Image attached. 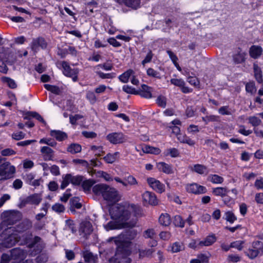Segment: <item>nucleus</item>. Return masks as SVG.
Returning <instances> with one entry per match:
<instances>
[{"label":"nucleus","instance_id":"nucleus-1","mask_svg":"<svg viewBox=\"0 0 263 263\" xmlns=\"http://www.w3.org/2000/svg\"><path fill=\"white\" fill-rule=\"evenodd\" d=\"M32 227L31 222L27 220L22 222L16 227H10L5 230L0 234V251L4 248H9L18 243L19 245H27L30 250V255L35 256L40 253L42 249L40 243V238L35 237L32 238V234L29 230Z\"/></svg>","mask_w":263,"mask_h":263},{"label":"nucleus","instance_id":"nucleus-2","mask_svg":"<svg viewBox=\"0 0 263 263\" xmlns=\"http://www.w3.org/2000/svg\"><path fill=\"white\" fill-rule=\"evenodd\" d=\"M109 212L113 220L103 225L107 231L133 228L136 226V220L135 219L129 220L130 218L141 214L140 206L128 202L114 204L110 207Z\"/></svg>","mask_w":263,"mask_h":263},{"label":"nucleus","instance_id":"nucleus-3","mask_svg":"<svg viewBox=\"0 0 263 263\" xmlns=\"http://www.w3.org/2000/svg\"><path fill=\"white\" fill-rule=\"evenodd\" d=\"M107 241L114 242L117 246V252L114 257L109 260V263H130V259L128 257L129 252L127 248L124 247L127 246L129 241L125 240V235L121 234L118 236L110 237Z\"/></svg>","mask_w":263,"mask_h":263},{"label":"nucleus","instance_id":"nucleus-4","mask_svg":"<svg viewBox=\"0 0 263 263\" xmlns=\"http://www.w3.org/2000/svg\"><path fill=\"white\" fill-rule=\"evenodd\" d=\"M92 191L96 195H102L104 200L110 203L119 201L121 197L117 189L105 184L95 185L92 187Z\"/></svg>","mask_w":263,"mask_h":263},{"label":"nucleus","instance_id":"nucleus-5","mask_svg":"<svg viewBox=\"0 0 263 263\" xmlns=\"http://www.w3.org/2000/svg\"><path fill=\"white\" fill-rule=\"evenodd\" d=\"M27 252L21 248H14L11 251V258L6 254H3L1 258V263H21L26 257Z\"/></svg>","mask_w":263,"mask_h":263},{"label":"nucleus","instance_id":"nucleus-6","mask_svg":"<svg viewBox=\"0 0 263 263\" xmlns=\"http://www.w3.org/2000/svg\"><path fill=\"white\" fill-rule=\"evenodd\" d=\"M2 216L3 221L0 224V228L3 229L18 220L21 218V214L18 211L10 210L4 212Z\"/></svg>","mask_w":263,"mask_h":263},{"label":"nucleus","instance_id":"nucleus-7","mask_svg":"<svg viewBox=\"0 0 263 263\" xmlns=\"http://www.w3.org/2000/svg\"><path fill=\"white\" fill-rule=\"evenodd\" d=\"M15 172V167L9 162H5L0 165V181L12 178Z\"/></svg>","mask_w":263,"mask_h":263},{"label":"nucleus","instance_id":"nucleus-8","mask_svg":"<svg viewBox=\"0 0 263 263\" xmlns=\"http://www.w3.org/2000/svg\"><path fill=\"white\" fill-rule=\"evenodd\" d=\"M142 201L144 205L155 206L158 204L159 200L153 192L145 191L142 195Z\"/></svg>","mask_w":263,"mask_h":263},{"label":"nucleus","instance_id":"nucleus-9","mask_svg":"<svg viewBox=\"0 0 263 263\" xmlns=\"http://www.w3.org/2000/svg\"><path fill=\"white\" fill-rule=\"evenodd\" d=\"M147 183L148 185L155 191L159 193H162L165 190V185L159 180L153 177L147 178Z\"/></svg>","mask_w":263,"mask_h":263},{"label":"nucleus","instance_id":"nucleus-10","mask_svg":"<svg viewBox=\"0 0 263 263\" xmlns=\"http://www.w3.org/2000/svg\"><path fill=\"white\" fill-rule=\"evenodd\" d=\"M61 65L63 69V73L67 77L72 78L73 81L76 82L78 80V69L76 68L71 69L66 62H62Z\"/></svg>","mask_w":263,"mask_h":263},{"label":"nucleus","instance_id":"nucleus-11","mask_svg":"<svg viewBox=\"0 0 263 263\" xmlns=\"http://www.w3.org/2000/svg\"><path fill=\"white\" fill-rule=\"evenodd\" d=\"M106 139L111 143L117 144L126 141V137L122 133H112L106 136Z\"/></svg>","mask_w":263,"mask_h":263},{"label":"nucleus","instance_id":"nucleus-12","mask_svg":"<svg viewBox=\"0 0 263 263\" xmlns=\"http://www.w3.org/2000/svg\"><path fill=\"white\" fill-rule=\"evenodd\" d=\"M261 242L256 241L253 242L252 247L249 248L246 252L247 255L250 259H254L259 254H260L259 248H260Z\"/></svg>","mask_w":263,"mask_h":263},{"label":"nucleus","instance_id":"nucleus-13","mask_svg":"<svg viewBox=\"0 0 263 263\" xmlns=\"http://www.w3.org/2000/svg\"><path fill=\"white\" fill-rule=\"evenodd\" d=\"M186 189L188 192L195 194L204 193L206 191L204 186L197 183H192L186 185Z\"/></svg>","mask_w":263,"mask_h":263},{"label":"nucleus","instance_id":"nucleus-14","mask_svg":"<svg viewBox=\"0 0 263 263\" xmlns=\"http://www.w3.org/2000/svg\"><path fill=\"white\" fill-rule=\"evenodd\" d=\"M171 84L180 88L182 92L187 93L192 91V89L185 86V82L181 79H172Z\"/></svg>","mask_w":263,"mask_h":263},{"label":"nucleus","instance_id":"nucleus-15","mask_svg":"<svg viewBox=\"0 0 263 263\" xmlns=\"http://www.w3.org/2000/svg\"><path fill=\"white\" fill-rule=\"evenodd\" d=\"M120 4L124 5L125 6L133 9H137L140 7L141 0H115Z\"/></svg>","mask_w":263,"mask_h":263},{"label":"nucleus","instance_id":"nucleus-16","mask_svg":"<svg viewBox=\"0 0 263 263\" xmlns=\"http://www.w3.org/2000/svg\"><path fill=\"white\" fill-rule=\"evenodd\" d=\"M41 155L45 161L52 160L54 157V151L50 147L44 146L41 147Z\"/></svg>","mask_w":263,"mask_h":263},{"label":"nucleus","instance_id":"nucleus-17","mask_svg":"<svg viewBox=\"0 0 263 263\" xmlns=\"http://www.w3.org/2000/svg\"><path fill=\"white\" fill-rule=\"evenodd\" d=\"M156 167L160 172L166 174L173 173V168L171 164L164 162H159L156 163Z\"/></svg>","mask_w":263,"mask_h":263},{"label":"nucleus","instance_id":"nucleus-18","mask_svg":"<svg viewBox=\"0 0 263 263\" xmlns=\"http://www.w3.org/2000/svg\"><path fill=\"white\" fill-rule=\"evenodd\" d=\"M31 46L32 49L36 52L39 50V47L43 49L45 48L46 47V43L43 38H37L32 41Z\"/></svg>","mask_w":263,"mask_h":263},{"label":"nucleus","instance_id":"nucleus-19","mask_svg":"<svg viewBox=\"0 0 263 263\" xmlns=\"http://www.w3.org/2000/svg\"><path fill=\"white\" fill-rule=\"evenodd\" d=\"M152 88L146 85L143 84L141 86L140 89L138 91V93L141 97L150 99L152 97Z\"/></svg>","mask_w":263,"mask_h":263},{"label":"nucleus","instance_id":"nucleus-20","mask_svg":"<svg viewBox=\"0 0 263 263\" xmlns=\"http://www.w3.org/2000/svg\"><path fill=\"white\" fill-rule=\"evenodd\" d=\"M192 171L200 175H206L209 173L207 167L203 165L197 164L190 166Z\"/></svg>","mask_w":263,"mask_h":263},{"label":"nucleus","instance_id":"nucleus-21","mask_svg":"<svg viewBox=\"0 0 263 263\" xmlns=\"http://www.w3.org/2000/svg\"><path fill=\"white\" fill-rule=\"evenodd\" d=\"M80 231L84 235H89L92 231V227L91 223L89 221H83L81 223Z\"/></svg>","mask_w":263,"mask_h":263},{"label":"nucleus","instance_id":"nucleus-22","mask_svg":"<svg viewBox=\"0 0 263 263\" xmlns=\"http://www.w3.org/2000/svg\"><path fill=\"white\" fill-rule=\"evenodd\" d=\"M262 52V49L259 46H252L249 50V53L250 56L254 59L258 58L261 55Z\"/></svg>","mask_w":263,"mask_h":263},{"label":"nucleus","instance_id":"nucleus-23","mask_svg":"<svg viewBox=\"0 0 263 263\" xmlns=\"http://www.w3.org/2000/svg\"><path fill=\"white\" fill-rule=\"evenodd\" d=\"M229 190L226 187H217L212 189V193L216 196H220L222 198L226 196Z\"/></svg>","mask_w":263,"mask_h":263},{"label":"nucleus","instance_id":"nucleus-24","mask_svg":"<svg viewBox=\"0 0 263 263\" xmlns=\"http://www.w3.org/2000/svg\"><path fill=\"white\" fill-rule=\"evenodd\" d=\"M216 240L215 235L212 234L207 236L203 240L199 241V245L201 247L210 246L213 244Z\"/></svg>","mask_w":263,"mask_h":263},{"label":"nucleus","instance_id":"nucleus-25","mask_svg":"<svg viewBox=\"0 0 263 263\" xmlns=\"http://www.w3.org/2000/svg\"><path fill=\"white\" fill-rule=\"evenodd\" d=\"M50 135L59 141H62L67 138V134L60 130H52L50 131Z\"/></svg>","mask_w":263,"mask_h":263},{"label":"nucleus","instance_id":"nucleus-26","mask_svg":"<svg viewBox=\"0 0 263 263\" xmlns=\"http://www.w3.org/2000/svg\"><path fill=\"white\" fill-rule=\"evenodd\" d=\"M42 200V197L39 194H33L28 196L26 199V203L38 205Z\"/></svg>","mask_w":263,"mask_h":263},{"label":"nucleus","instance_id":"nucleus-27","mask_svg":"<svg viewBox=\"0 0 263 263\" xmlns=\"http://www.w3.org/2000/svg\"><path fill=\"white\" fill-rule=\"evenodd\" d=\"M159 222L163 226H168L171 222L170 216L167 213L161 214L159 218Z\"/></svg>","mask_w":263,"mask_h":263},{"label":"nucleus","instance_id":"nucleus-28","mask_svg":"<svg viewBox=\"0 0 263 263\" xmlns=\"http://www.w3.org/2000/svg\"><path fill=\"white\" fill-rule=\"evenodd\" d=\"M142 150L144 153L158 155L160 153L161 151L159 148L151 146L149 145H143Z\"/></svg>","mask_w":263,"mask_h":263},{"label":"nucleus","instance_id":"nucleus-29","mask_svg":"<svg viewBox=\"0 0 263 263\" xmlns=\"http://www.w3.org/2000/svg\"><path fill=\"white\" fill-rule=\"evenodd\" d=\"M135 74V71L132 69H128L119 77V80L123 83H126L128 82L129 79Z\"/></svg>","mask_w":263,"mask_h":263},{"label":"nucleus","instance_id":"nucleus-30","mask_svg":"<svg viewBox=\"0 0 263 263\" xmlns=\"http://www.w3.org/2000/svg\"><path fill=\"white\" fill-rule=\"evenodd\" d=\"M177 138L180 142L186 143L190 146L195 144V142L184 134H180L177 135Z\"/></svg>","mask_w":263,"mask_h":263},{"label":"nucleus","instance_id":"nucleus-31","mask_svg":"<svg viewBox=\"0 0 263 263\" xmlns=\"http://www.w3.org/2000/svg\"><path fill=\"white\" fill-rule=\"evenodd\" d=\"M119 153L115 152L112 154H108L103 158V159L107 163H112L114 162H115L117 160V159L119 158Z\"/></svg>","mask_w":263,"mask_h":263},{"label":"nucleus","instance_id":"nucleus-32","mask_svg":"<svg viewBox=\"0 0 263 263\" xmlns=\"http://www.w3.org/2000/svg\"><path fill=\"white\" fill-rule=\"evenodd\" d=\"M44 87L47 90L55 95H60L63 91L62 88L50 84H45Z\"/></svg>","mask_w":263,"mask_h":263},{"label":"nucleus","instance_id":"nucleus-33","mask_svg":"<svg viewBox=\"0 0 263 263\" xmlns=\"http://www.w3.org/2000/svg\"><path fill=\"white\" fill-rule=\"evenodd\" d=\"M80 198L78 197H74L70 200V211L71 212H75L74 208L79 209L82 207V204L80 202Z\"/></svg>","mask_w":263,"mask_h":263},{"label":"nucleus","instance_id":"nucleus-34","mask_svg":"<svg viewBox=\"0 0 263 263\" xmlns=\"http://www.w3.org/2000/svg\"><path fill=\"white\" fill-rule=\"evenodd\" d=\"M184 247L182 242H175L170 246V251L172 253H177L184 250Z\"/></svg>","mask_w":263,"mask_h":263},{"label":"nucleus","instance_id":"nucleus-35","mask_svg":"<svg viewBox=\"0 0 263 263\" xmlns=\"http://www.w3.org/2000/svg\"><path fill=\"white\" fill-rule=\"evenodd\" d=\"M81 149V146L80 144L77 143H72L70 144L67 148V152L72 154L80 152Z\"/></svg>","mask_w":263,"mask_h":263},{"label":"nucleus","instance_id":"nucleus-36","mask_svg":"<svg viewBox=\"0 0 263 263\" xmlns=\"http://www.w3.org/2000/svg\"><path fill=\"white\" fill-rule=\"evenodd\" d=\"M208 180L214 184H221L223 181V177L216 174H211L208 176Z\"/></svg>","mask_w":263,"mask_h":263},{"label":"nucleus","instance_id":"nucleus-37","mask_svg":"<svg viewBox=\"0 0 263 263\" xmlns=\"http://www.w3.org/2000/svg\"><path fill=\"white\" fill-rule=\"evenodd\" d=\"M85 261L88 263H95L97 261V257L92 253L89 252H86L84 254Z\"/></svg>","mask_w":263,"mask_h":263},{"label":"nucleus","instance_id":"nucleus-38","mask_svg":"<svg viewBox=\"0 0 263 263\" xmlns=\"http://www.w3.org/2000/svg\"><path fill=\"white\" fill-rule=\"evenodd\" d=\"M253 68L254 75L256 80L259 83H261L262 81V76L260 68L255 64H254Z\"/></svg>","mask_w":263,"mask_h":263},{"label":"nucleus","instance_id":"nucleus-39","mask_svg":"<svg viewBox=\"0 0 263 263\" xmlns=\"http://www.w3.org/2000/svg\"><path fill=\"white\" fill-rule=\"evenodd\" d=\"M245 242L243 240H238L232 242L231 243V247L235 248L238 251H241L244 248Z\"/></svg>","mask_w":263,"mask_h":263},{"label":"nucleus","instance_id":"nucleus-40","mask_svg":"<svg viewBox=\"0 0 263 263\" xmlns=\"http://www.w3.org/2000/svg\"><path fill=\"white\" fill-rule=\"evenodd\" d=\"M82 187L85 192H89L91 187V186L95 183V181L89 179L86 180L84 181H82Z\"/></svg>","mask_w":263,"mask_h":263},{"label":"nucleus","instance_id":"nucleus-41","mask_svg":"<svg viewBox=\"0 0 263 263\" xmlns=\"http://www.w3.org/2000/svg\"><path fill=\"white\" fill-rule=\"evenodd\" d=\"M65 230L66 231H69L71 233H74L76 232V228L74 227V224L73 221L71 220H67L66 221Z\"/></svg>","mask_w":263,"mask_h":263},{"label":"nucleus","instance_id":"nucleus-42","mask_svg":"<svg viewBox=\"0 0 263 263\" xmlns=\"http://www.w3.org/2000/svg\"><path fill=\"white\" fill-rule=\"evenodd\" d=\"M174 224L178 227L183 228L184 226V221L179 215H176L174 218Z\"/></svg>","mask_w":263,"mask_h":263},{"label":"nucleus","instance_id":"nucleus-43","mask_svg":"<svg viewBox=\"0 0 263 263\" xmlns=\"http://www.w3.org/2000/svg\"><path fill=\"white\" fill-rule=\"evenodd\" d=\"M2 81L3 83L6 84L9 87L11 88H14L16 87V84L15 81L10 78L8 77H3L2 78Z\"/></svg>","mask_w":263,"mask_h":263},{"label":"nucleus","instance_id":"nucleus-44","mask_svg":"<svg viewBox=\"0 0 263 263\" xmlns=\"http://www.w3.org/2000/svg\"><path fill=\"white\" fill-rule=\"evenodd\" d=\"M218 112L222 115H231L233 111L228 106H224L221 107L218 109Z\"/></svg>","mask_w":263,"mask_h":263},{"label":"nucleus","instance_id":"nucleus-45","mask_svg":"<svg viewBox=\"0 0 263 263\" xmlns=\"http://www.w3.org/2000/svg\"><path fill=\"white\" fill-rule=\"evenodd\" d=\"M225 217L226 220L231 223H233L237 219L236 217L231 211H228L226 212Z\"/></svg>","mask_w":263,"mask_h":263},{"label":"nucleus","instance_id":"nucleus-46","mask_svg":"<svg viewBox=\"0 0 263 263\" xmlns=\"http://www.w3.org/2000/svg\"><path fill=\"white\" fill-rule=\"evenodd\" d=\"M97 176L99 177L103 178L106 181H111L113 180L112 177L109 174L103 171L98 172Z\"/></svg>","mask_w":263,"mask_h":263},{"label":"nucleus","instance_id":"nucleus-47","mask_svg":"<svg viewBox=\"0 0 263 263\" xmlns=\"http://www.w3.org/2000/svg\"><path fill=\"white\" fill-rule=\"evenodd\" d=\"M165 156L170 155L173 158H175L178 156L179 152L178 150L175 148H172L167 149L165 152Z\"/></svg>","mask_w":263,"mask_h":263},{"label":"nucleus","instance_id":"nucleus-48","mask_svg":"<svg viewBox=\"0 0 263 263\" xmlns=\"http://www.w3.org/2000/svg\"><path fill=\"white\" fill-rule=\"evenodd\" d=\"M71 183L74 185H79L83 181V177L81 176H72L70 174Z\"/></svg>","mask_w":263,"mask_h":263},{"label":"nucleus","instance_id":"nucleus-49","mask_svg":"<svg viewBox=\"0 0 263 263\" xmlns=\"http://www.w3.org/2000/svg\"><path fill=\"white\" fill-rule=\"evenodd\" d=\"M70 174H67L63 177L61 187L62 189H65L70 183H71Z\"/></svg>","mask_w":263,"mask_h":263},{"label":"nucleus","instance_id":"nucleus-50","mask_svg":"<svg viewBox=\"0 0 263 263\" xmlns=\"http://www.w3.org/2000/svg\"><path fill=\"white\" fill-rule=\"evenodd\" d=\"M102 68L106 71L111 70L112 68V66L110 63H104L103 64H99L95 67V70H100Z\"/></svg>","mask_w":263,"mask_h":263},{"label":"nucleus","instance_id":"nucleus-51","mask_svg":"<svg viewBox=\"0 0 263 263\" xmlns=\"http://www.w3.org/2000/svg\"><path fill=\"white\" fill-rule=\"evenodd\" d=\"M123 90L128 93L137 95L138 93V90H136L134 88L129 85H124Z\"/></svg>","mask_w":263,"mask_h":263},{"label":"nucleus","instance_id":"nucleus-52","mask_svg":"<svg viewBox=\"0 0 263 263\" xmlns=\"http://www.w3.org/2000/svg\"><path fill=\"white\" fill-rule=\"evenodd\" d=\"M153 253L152 249H146L139 251V257L143 258L144 257L150 256Z\"/></svg>","mask_w":263,"mask_h":263},{"label":"nucleus","instance_id":"nucleus-53","mask_svg":"<svg viewBox=\"0 0 263 263\" xmlns=\"http://www.w3.org/2000/svg\"><path fill=\"white\" fill-rule=\"evenodd\" d=\"M86 98L89 101L91 104H94L97 101V98L93 92L88 91L86 93Z\"/></svg>","mask_w":263,"mask_h":263},{"label":"nucleus","instance_id":"nucleus-54","mask_svg":"<svg viewBox=\"0 0 263 263\" xmlns=\"http://www.w3.org/2000/svg\"><path fill=\"white\" fill-rule=\"evenodd\" d=\"M26 134L22 132H16L12 134V138L15 140H20L25 137Z\"/></svg>","mask_w":263,"mask_h":263},{"label":"nucleus","instance_id":"nucleus-55","mask_svg":"<svg viewBox=\"0 0 263 263\" xmlns=\"http://www.w3.org/2000/svg\"><path fill=\"white\" fill-rule=\"evenodd\" d=\"M125 182L127 183V185H135L138 184V181L133 176L129 175L125 178Z\"/></svg>","mask_w":263,"mask_h":263},{"label":"nucleus","instance_id":"nucleus-56","mask_svg":"<svg viewBox=\"0 0 263 263\" xmlns=\"http://www.w3.org/2000/svg\"><path fill=\"white\" fill-rule=\"evenodd\" d=\"M147 74L149 77L160 79V75L159 72L155 70L154 69L149 68L147 70Z\"/></svg>","mask_w":263,"mask_h":263},{"label":"nucleus","instance_id":"nucleus-57","mask_svg":"<svg viewBox=\"0 0 263 263\" xmlns=\"http://www.w3.org/2000/svg\"><path fill=\"white\" fill-rule=\"evenodd\" d=\"M52 210L57 213H60L64 212L65 207L60 203H55L52 207Z\"/></svg>","mask_w":263,"mask_h":263},{"label":"nucleus","instance_id":"nucleus-58","mask_svg":"<svg viewBox=\"0 0 263 263\" xmlns=\"http://www.w3.org/2000/svg\"><path fill=\"white\" fill-rule=\"evenodd\" d=\"M90 148L96 155H101L103 153V147L101 146L93 145L91 146Z\"/></svg>","mask_w":263,"mask_h":263},{"label":"nucleus","instance_id":"nucleus-59","mask_svg":"<svg viewBox=\"0 0 263 263\" xmlns=\"http://www.w3.org/2000/svg\"><path fill=\"white\" fill-rule=\"evenodd\" d=\"M156 235L155 230L152 229H149L146 230L144 233V236L145 238H149L153 239Z\"/></svg>","mask_w":263,"mask_h":263},{"label":"nucleus","instance_id":"nucleus-60","mask_svg":"<svg viewBox=\"0 0 263 263\" xmlns=\"http://www.w3.org/2000/svg\"><path fill=\"white\" fill-rule=\"evenodd\" d=\"M40 144H45L50 146H54L56 144V142H52L49 138H42L39 141Z\"/></svg>","mask_w":263,"mask_h":263},{"label":"nucleus","instance_id":"nucleus-61","mask_svg":"<svg viewBox=\"0 0 263 263\" xmlns=\"http://www.w3.org/2000/svg\"><path fill=\"white\" fill-rule=\"evenodd\" d=\"M16 152L11 148H6L1 151V154L3 156H9L15 155Z\"/></svg>","mask_w":263,"mask_h":263},{"label":"nucleus","instance_id":"nucleus-62","mask_svg":"<svg viewBox=\"0 0 263 263\" xmlns=\"http://www.w3.org/2000/svg\"><path fill=\"white\" fill-rule=\"evenodd\" d=\"M249 123L253 126H256L260 124V120L256 117H251L249 118Z\"/></svg>","mask_w":263,"mask_h":263},{"label":"nucleus","instance_id":"nucleus-63","mask_svg":"<svg viewBox=\"0 0 263 263\" xmlns=\"http://www.w3.org/2000/svg\"><path fill=\"white\" fill-rule=\"evenodd\" d=\"M254 186L258 189H263V178L257 179L254 183Z\"/></svg>","mask_w":263,"mask_h":263},{"label":"nucleus","instance_id":"nucleus-64","mask_svg":"<svg viewBox=\"0 0 263 263\" xmlns=\"http://www.w3.org/2000/svg\"><path fill=\"white\" fill-rule=\"evenodd\" d=\"M255 200L258 204H263V193H258L255 194Z\"/></svg>","mask_w":263,"mask_h":263}]
</instances>
